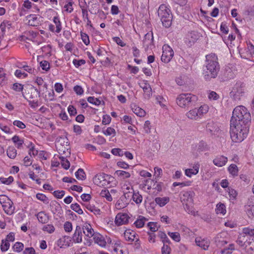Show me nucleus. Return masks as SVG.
I'll return each instance as SVG.
<instances>
[{"instance_id": "obj_57", "label": "nucleus", "mask_w": 254, "mask_h": 254, "mask_svg": "<svg viewBox=\"0 0 254 254\" xmlns=\"http://www.w3.org/2000/svg\"><path fill=\"white\" fill-rule=\"evenodd\" d=\"M13 177L12 176H9L8 178L1 177L0 178V181H1V182L2 184L7 185H10L12 182H13Z\"/></svg>"}, {"instance_id": "obj_3", "label": "nucleus", "mask_w": 254, "mask_h": 254, "mask_svg": "<svg viewBox=\"0 0 254 254\" xmlns=\"http://www.w3.org/2000/svg\"><path fill=\"white\" fill-rule=\"evenodd\" d=\"M251 121V114L245 106L240 105L234 108L230 123L248 124Z\"/></svg>"}, {"instance_id": "obj_37", "label": "nucleus", "mask_w": 254, "mask_h": 254, "mask_svg": "<svg viewBox=\"0 0 254 254\" xmlns=\"http://www.w3.org/2000/svg\"><path fill=\"white\" fill-rule=\"evenodd\" d=\"M147 219L142 216H139L137 219L134 222V224L137 228L142 227Z\"/></svg>"}, {"instance_id": "obj_55", "label": "nucleus", "mask_w": 254, "mask_h": 254, "mask_svg": "<svg viewBox=\"0 0 254 254\" xmlns=\"http://www.w3.org/2000/svg\"><path fill=\"white\" fill-rule=\"evenodd\" d=\"M132 200L137 204H139L142 201V196L138 193H134L132 197Z\"/></svg>"}, {"instance_id": "obj_4", "label": "nucleus", "mask_w": 254, "mask_h": 254, "mask_svg": "<svg viewBox=\"0 0 254 254\" xmlns=\"http://www.w3.org/2000/svg\"><path fill=\"white\" fill-rule=\"evenodd\" d=\"M158 15L164 26L168 28L171 25L172 14L169 5L161 4L158 9Z\"/></svg>"}, {"instance_id": "obj_28", "label": "nucleus", "mask_w": 254, "mask_h": 254, "mask_svg": "<svg viewBox=\"0 0 254 254\" xmlns=\"http://www.w3.org/2000/svg\"><path fill=\"white\" fill-rule=\"evenodd\" d=\"M0 203L1 206H11L12 202L7 196L1 195H0Z\"/></svg>"}, {"instance_id": "obj_49", "label": "nucleus", "mask_w": 254, "mask_h": 254, "mask_svg": "<svg viewBox=\"0 0 254 254\" xmlns=\"http://www.w3.org/2000/svg\"><path fill=\"white\" fill-rule=\"evenodd\" d=\"M40 66L42 70L45 71H48L50 69V64L49 62L46 60H43L40 62Z\"/></svg>"}, {"instance_id": "obj_8", "label": "nucleus", "mask_w": 254, "mask_h": 254, "mask_svg": "<svg viewBox=\"0 0 254 254\" xmlns=\"http://www.w3.org/2000/svg\"><path fill=\"white\" fill-rule=\"evenodd\" d=\"M246 91V86L244 82L238 81L232 87L230 93V96L234 100H239L243 96Z\"/></svg>"}, {"instance_id": "obj_56", "label": "nucleus", "mask_w": 254, "mask_h": 254, "mask_svg": "<svg viewBox=\"0 0 254 254\" xmlns=\"http://www.w3.org/2000/svg\"><path fill=\"white\" fill-rule=\"evenodd\" d=\"M11 89L16 92H20L23 89V85L19 83H15L13 84Z\"/></svg>"}, {"instance_id": "obj_45", "label": "nucleus", "mask_w": 254, "mask_h": 254, "mask_svg": "<svg viewBox=\"0 0 254 254\" xmlns=\"http://www.w3.org/2000/svg\"><path fill=\"white\" fill-rule=\"evenodd\" d=\"M75 175L76 178L79 180H84L86 178V175L84 170L82 169H79L75 172Z\"/></svg>"}, {"instance_id": "obj_43", "label": "nucleus", "mask_w": 254, "mask_h": 254, "mask_svg": "<svg viewBox=\"0 0 254 254\" xmlns=\"http://www.w3.org/2000/svg\"><path fill=\"white\" fill-rule=\"evenodd\" d=\"M33 5H34V4L29 0H24L23 3L22 5V11L20 13V15H22V11H23V10H24L25 9L26 10H29L32 7Z\"/></svg>"}, {"instance_id": "obj_5", "label": "nucleus", "mask_w": 254, "mask_h": 254, "mask_svg": "<svg viewBox=\"0 0 254 254\" xmlns=\"http://www.w3.org/2000/svg\"><path fill=\"white\" fill-rule=\"evenodd\" d=\"M209 109V107L207 105L203 104L198 108H194L190 110L186 113V116L190 120L198 121L208 113Z\"/></svg>"}, {"instance_id": "obj_6", "label": "nucleus", "mask_w": 254, "mask_h": 254, "mask_svg": "<svg viewBox=\"0 0 254 254\" xmlns=\"http://www.w3.org/2000/svg\"><path fill=\"white\" fill-rule=\"evenodd\" d=\"M114 178L112 176L105 173L96 174L93 178L95 185L99 187H111V183L114 181Z\"/></svg>"}, {"instance_id": "obj_64", "label": "nucleus", "mask_w": 254, "mask_h": 254, "mask_svg": "<svg viewBox=\"0 0 254 254\" xmlns=\"http://www.w3.org/2000/svg\"><path fill=\"white\" fill-rule=\"evenodd\" d=\"M23 247L24 245L21 242H16L13 246L14 251L16 252H20L22 251Z\"/></svg>"}, {"instance_id": "obj_46", "label": "nucleus", "mask_w": 254, "mask_h": 254, "mask_svg": "<svg viewBox=\"0 0 254 254\" xmlns=\"http://www.w3.org/2000/svg\"><path fill=\"white\" fill-rule=\"evenodd\" d=\"M80 35L81 36V40L83 43L86 45L88 46L90 44V40L89 36L85 32L80 31Z\"/></svg>"}, {"instance_id": "obj_44", "label": "nucleus", "mask_w": 254, "mask_h": 254, "mask_svg": "<svg viewBox=\"0 0 254 254\" xmlns=\"http://www.w3.org/2000/svg\"><path fill=\"white\" fill-rule=\"evenodd\" d=\"M11 26V23L8 20H4L0 25V28L2 32L9 29Z\"/></svg>"}, {"instance_id": "obj_60", "label": "nucleus", "mask_w": 254, "mask_h": 254, "mask_svg": "<svg viewBox=\"0 0 254 254\" xmlns=\"http://www.w3.org/2000/svg\"><path fill=\"white\" fill-rule=\"evenodd\" d=\"M10 244L8 241L5 240L1 241V244L0 245V250L2 252H5L7 251L9 248Z\"/></svg>"}, {"instance_id": "obj_48", "label": "nucleus", "mask_w": 254, "mask_h": 254, "mask_svg": "<svg viewBox=\"0 0 254 254\" xmlns=\"http://www.w3.org/2000/svg\"><path fill=\"white\" fill-rule=\"evenodd\" d=\"M14 75L16 77L19 78H24L28 76V74L23 70V69H16L15 71Z\"/></svg>"}, {"instance_id": "obj_26", "label": "nucleus", "mask_w": 254, "mask_h": 254, "mask_svg": "<svg viewBox=\"0 0 254 254\" xmlns=\"http://www.w3.org/2000/svg\"><path fill=\"white\" fill-rule=\"evenodd\" d=\"M115 174L121 180L129 178L131 176V174L129 172L121 170H117L115 172Z\"/></svg>"}, {"instance_id": "obj_30", "label": "nucleus", "mask_w": 254, "mask_h": 254, "mask_svg": "<svg viewBox=\"0 0 254 254\" xmlns=\"http://www.w3.org/2000/svg\"><path fill=\"white\" fill-rule=\"evenodd\" d=\"M124 237L126 240L132 241H134L136 238V234L134 232L128 230L125 232Z\"/></svg>"}, {"instance_id": "obj_35", "label": "nucleus", "mask_w": 254, "mask_h": 254, "mask_svg": "<svg viewBox=\"0 0 254 254\" xmlns=\"http://www.w3.org/2000/svg\"><path fill=\"white\" fill-rule=\"evenodd\" d=\"M7 155L11 159H14L17 155V151L13 146L8 147L6 151Z\"/></svg>"}, {"instance_id": "obj_41", "label": "nucleus", "mask_w": 254, "mask_h": 254, "mask_svg": "<svg viewBox=\"0 0 254 254\" xmlns=\"http://www.w3.org/2000/svg\"><path fill=\"white\" fill-rule=\"evenodd\" d=\"M7 78L6 73L4 69L2 67L0 68V84L3 85L6 84Z\"/></svg>"}, {"instance_id": "obj_18", "label": "nucleus", "mask_w": 254, "mask_h": 254, "mask_svg": "<svg viewBox=\"0 0 254 254\" xmlns=\"http://www.w3.org/2000/svg\"><path fill=\"white\" fill-rule=\"evenodd\" d=\"M199 164L198 163L194 164L192 169H186L185 171V175L191 178L192 175H196L199 172Z\"/></svg>"}, {"instance_id": "obj_11", "label": "nucleus", "mask_w": 254, "mask_h": 254, "mask_svg": "<svg viewBox=\"0 0 254 254\" xmlns=\"http://www.w3.org/2000/svg\"><path fill=\"white\" fill-rule=\"evenodd\" d=\"M195 193L193 191H186L181 196V200L183 205L190 206L193 204Z\"/></svg>"}, {"instance_id": "obj_9", "label": "nucleus", "mask_w": 254, "mask_h": 254, "mask_svg": "<svg viewBox=\"0 0 254 254\" xmlns=\"http://www.w3.org/2000/svg\"><path fill=\"white\" fill-rule=\"evenodd\" d=\"M52 23L48 24V30L55 34L60 33L63 29L62 22L60 15L51 20Z\"/></svg>"}, {"instance_id": "obj_33", "label": "nucleus", "mask_w": 254, "mask_h": 254, "mask_svg": "<svg viewBox=\"0 0 254 254\" xmlns=\"http://www.w3.org/2000/svg\"><path fill=\"white\" fill-rule=\"evenodd\" d=\"M70 238L69 236H65L62 238H61L58 241V245L61 248L64 246H69V241H70Z\"/></svg>"}, {"instance_id": "obj_7", "label": "nucleus", "mask_w": 254, "mask_h": 254, "mask_svg": "<svg viewBox=\"0 0 254 254\" xmlns=\"http://www.w3.org/2000/svg\"><path fill=\"white\" fill-rule=\"evenodd\" d=\"M195 96L189 93H182L179 95L176 98L177 104L182 108H188L190 106Z\"/></svg>"}, {"instance_id": "obj_50", "label": "nucleus", "mask_w": 254, "mask_h": 254, "mask_svg": "<svg viewBox=\"0 0 254 254\" xmlns=\"http://www.w3.org/2000/svg\"><path fill=\"white\" fill-rule=\"evenodd\" d=\"M100 195L102 197L105 198L107 201H111L113 199L110 193L107 190H102L101 191Z\"/></svg>"}, {"instance_id": "obj_23", "label": "nucleus", "mask_w": 254, "mask_h": 254, "mask_svg": "<svg viewBox=\"0 0 254 254\" xmlns=\"http://www.w3.org/2000/svg\"><path fill=\"white\" fill-rule=\"evenodd\" d=\"M140 86L144 92L145 98H149L152 95V89L149 83L146 81L141 83Z\"/></svg>"}, {"instance_id": "obj_36", "label": "nucleus", "mask_w": 254, "mask_h": 254, "mask_svg": "<svg viewBox=\"0 0 254 254\" xmlns=\"http://www.w3.org/2000/svg\"><path fill=\"white\" fill-rule=\"evenodd\" d=\"M226 190L228 193L230 200H233L236 199L238 193L235 190L231 187H228Z\"/></svg>"}, {"instance_id": "obj_58", "label": "nucleus", "mask_w": 254, "mask_h": 254, "mask_svg": "<svg viewBox=\"0 0 254 254\" xmlns=\"http://www.w3.org/2000/svg\"><path fill=\"white\" fill-rule=\"evenodd\" d=\"M42 230L44 231L47 232L48 233L51 234L53 233L55 231V227L52 224H47L44 225L43 228Z\"/></svg>"}, {"instance_id": "obj_12", "label": "nucleus", "mask_w": 254, "mask_h": 254, "mask_svg": "<svg viewBox=\"0 0 254 254\" xmlns=\"http://www.w3.org/2000/svg\"><path fill=\"white\" fill-rule=\"evenodd\" d=\"M26 23L30 26L37 27L41 25V17L34 14L28 15L26 17Z\"/></svg>"}, {"instance_id": "obj_19", "label": "nucleus", "mask_w": 254, "mask_h": 254, "mask_svg": "<svg viewBox=\"0 0 254 254\" xmlns=\"http://www.w3.org/2000/svg\"><path fill=\"white\" fill-rule=\"evenodd\" d=\"M93 239L94 242L102 247H105L107 242L104 237L99 233H95L94 235Z\"/></svg>"}, {"instance_id": "obj_13", "label": "nucleus", "mask_w": 254, "mask_h": 254, "mask_svg": "<svg viewBox=\"0 0 254 254\" xmlns=\"http://www.w3.org/2000/svg\"><path fill=\"white\" fill-rule=\"evenodd\" d=\"M199 38L198 34L196 31L189 32L186 36L185 42L189 46H191Z\"/></svg>"}, {"instance_id": "obj_51", "label": "nucleus", "mask_w": 254, "mask_h": 254, "mask_svg": "<svg viewBox=\"0 0 254 254\" xmlns=\"http://www.w3.org/2000/svg\"><path fill=\"white\" fill-rule=\"evenodd\" d=\"M37 219L40 222L43 224L46 223L48 220V216L42 212L37 214Z\"/></svg>"}, {"instance_id": "obj_38", "label": "nucleus", "mask_w": 254, "mask_h": 254, "mask_svg": "<svg viewBox=\"0 0 254 254\" xmlns=\"http://www.w3.org/2000/svg\"><path fill=\"white\" fill-rule=\"evenodd\" d=\"M102 133L106 136H111L112 137H114L116 135L115 129L111 127H108L106 129H103Z\"/></svg>"}, {"instance_id": "obj_15", "label": "nucleus", "mask_w": 254, "mask_h": 254, "mask_svg": "<svg viewBox=\"0 0 254 254\" xmlns=\"http://www.w3.org/2000/svg\"><path fill=\"white\" fill-rule=\"evenodd\" d=\"M129 216L126 213H118L115 218V223L118 226L126 224L128 222Z\"/></svg>"}, {"instance_id": "obj_39", "label": "nucleus", "mask_w": 254, "mask_h": 254, "mask_svg": "<svg viewBox=\"0 0 254 254\" xmlns=\"http://www.w3.org/2000/svg\"><path fill=\"white\" fill-rule=\"evenodd\" d=\"M27 147L29 148L28 153L31 157L32 155L35 156L38 154V151L36 149L35 146L32 142H30L27 145Z\"/></svg>"}, {"instance_id": "obj_61", "label": "nucleus", "mask_w": 254, "mask_h": 254, "mask_svg": "<svg viewBox=\"0 0 254 254\" xmlns=\"http://www.w3.org/2000/svg\"><path fill=\"white\" fill-rule=\"evenodd\" d=\"M168 235L176 242H179L180 241V235L178 232H168Z\"/></svg>"}, {"instance_id": "obj_54", "label": "nucleus", "mask_w": 254, "mask_h": 254, "mask_svg": "<svg viewBox=\"0 0 254 254\" xmlns=\"http://www.w3.org/2000/svg\"><path fill=\"white\" fill-rule=\"evenodd\" d=\"M192 183V181H188L186 182H183L181 183L174 182L173 184V186L174 187H176L178 186H180L181 187H189L191 185Z\"/></svg>"}, {"instance_id": "obj_17", "label": "nucleus", "mask_w": 254, "mask_h": 254, "mask_svg": "<svg viewBox=\"0 0 254 254\" xmlns=\"http://www.w3.org/2000/svg\"><path fill=\"white\" fill-rule=\"evenodd\" d=\"M228 161L227 157L223 155H218L213 160L214 164L218 167H222L224 166Z\"/></svg>"}, {"instance_id": "obj_10", "label": "nucleus", "mask_w": 254, "mask_h": 254, "mask_svg": "<svg viewBox=\"0 0 254 254\" xmlns=\"http://www.w3.org/2000/svg\"><path fill=\"white\" fill-rule=\"evenodd\" d=\"M174 56V51L172 48L168 45L165 44L162 47V55L161 61L165 63H169Z\"/></svg>"}, {"instance_id": "obj_42", "label": "nucleus", "mask_w": 254, "mask_h": 254, "mask_svg": "<svg viewBox=\"0 0 254 254\" xmlns=\"http://www.w3.org/2000/svg\"><path fill=\"white\" fill-rule=\"evenodd\" d=\"M59 159L61 161L62 166L65 170L69 169L70 167V163L68 160L63 156L59 157Z\"/></svg>"}, {"instance_id": "obj_21", "label": "nucleus", "mask_w": 254, "mask_h": 254, "mask_svg": "<svg viewBox=\"0 0 254 254\" xmlns=\"http://www.w3.org/2000/svg\"><path fill=\"white\" fill-rule=\"evenodd\" d=\"M73 241L75 243H80L82 241V232L81 227L79 226L76 227L74 233L72 237Z\"/></svg>"}, {"instance_id": "obj_34", "label": "nucleus", "mask_w": 254, "mask_h": 254, "mask_svg": "<svg viewBox=\"0 0 254 254\" xmlns=\"http://www.w3.org/2000/svg\"><path fill=\"white\" fill-rule=\"evenodd\" d=\"M12 140L18 148L20 149L22 148V145L24 143V141L22 139L17 135H14L12 137Z\"/></svg>"}, {"instance_id": "obj_53", "label": "nucleus", "mask_w": 254, "mask_h": 254, "mask_svg": "<svg viewBox=\"0 0 254 254\" xmlns=\"http://www.w3.org/2000/svg\"><path fill=\"white\" fill-rule=\"evenodd\" d=\"M122 189L125 193L130 192L133 190L132 187L128 182H126L122 187Z\"/></svg>"}, {"instance_id": "obj_22", "label": "nucleus", "mask_w": 254, "mask_h": 254, "mask_svg": "<svg viewBox=\"0 0 254 254\" xmlns=\"http://www.w3.org/2000/svg\"><path fill=\"white\" fill-rule=\"evenodd\" d=\"M131 108L132 112L138 117H143L146 115V112L137 105L132 104Z\"/></svg>"}, {"instance_id": "obj_63", "label": "nucleus", "mask_w": 254, "mask_h": 254, "mask_svg": "<svg viewBox=\"0 0 254 254\" xmlns=\"http://www.w3.org/2000/svg\"><path fill=\"white\" fill-rule=\"evenodd\" d=\"M172 249L169 245H163L161 248V254H170Z\"/></svg>"}, {"instance_id": "obj_25", "label": "nucleus", "mask_w": 254, "mask_h": 254, "mask_svg": "<svg viewBox=\"0 0 254 254\" xmlns=\"http://www.w3.org/2000/svg\"><path fill=\"white\" fill-rule=\"evenodd\" d=\"M153 35L152 31L148 32L144 36L143 40V44L147 47L153 45Z\"/></svg>"}, {"instance_id": "obj_27", "label": "nucleus", "mask_w": 254, "mask_h": 254, "mask_svg": "<svg viewBox=\"0 0 254 254\" xmlns=\"http://www.w3.org/2000/svg\"><path fill=\"white\" fill-rule=\"evenodd\" d=\"M74 2L72 0H67L63 7V10L67 13H70L73 11V4Z\"/></svg>"}, {"instance_id": "obj_16", "label": "nucleus", "mask_w": 254, "mask_h": 254, "mask_svg": "<svg viewBox=\"0 0 254 254\" xmlns=\"http://www.w3.org/2000/svg\"><path fill=\"white\" fill-rule=\"evenodd\" d=\"M195 243L197 246L201 248L204 250H206L209 247L210 242L206 239H203L201 237L196 238Z\"/></svg>"}, {"instance_id": "obj_2", "label": "nucleus", "mask_w": 254, "mask_h": 254, "mask_svg": "<svg viewBox=\"0 0 254 254\" xmlns=\"http://www.w3.org/2000/svg\"><path fill=\"white\" fill-rule=\"evenodd\" d=\"M230 133L232 140L235 142H241L248 135L249 127L248 124H230Z\"/></svg>"}, {"instance_id": "obj_52", "label": "nucleus", "mask_w": 254, "mask_h": 254, "mask_svg": "<svg viewBox=\"0 0 254 254\" xmlns=\"http://www.w3.org/2000/svg\"><path fill=\"white\" fill-rule=\"evenodd\" d=\"M36 197L37 199L43 202L45 204H47L49 202L48 198L43 193H38L36 194Z\"/></svg>"}, {"instance_id": "obj_62", "label": "nucleus", "mask_w": 254, "mask_h": 254, "mask_svg": "<svg viewBox=\"0 0 254 254\" xmlns=\"http://www.w3.org/2000/svg\"><path fill=\"white\" fill-rule=\"evenodd\" d=\"M87 101L90 103L95 105H99L101 104V101L99 99L92 96L88 97Z\"/></svg>"}, {"instance_id": "obj_1", "label": "nucleus", "mask_w": 254, "mask_h": 254, "mask_svg": "<svg viewBox=\"0 0 254 254\" xmlns=\"http://www.w3.org/2000/svg\"><path fill=\"white\" fill-rule=\"evenodd\" d=\"M205 58L202 74L205 80H209L217 76L220 67L216 54L211 53L207 55Z\"/></svg>"}, {"instance_id": "obj_29", "label": "nucleus", "mask_w": 254, "mask_h": 254, "mask_svg": "<svg viewBox=\"0 0 254 254\" xmlns=\"http://www.w3.org/2000/svg\"><path fill=\"white\" fill-rule=\"evenodd\" d=\"M170 201L169 197L165 196L163 197H157L155 199V201L160 206H164Z\"/></svg>"}, {"instance_id": "obj_32", "label": "nucleus", "mask_w": 254, "mask_h": 254, "mask_svg": "<svg viewBox=\"0 0 254 254\" xmlns=\"http://www.w3.org/2000/svg\"><path fill=\"white\" fill-rule=\"evenodd\" d=\"M153 183V181L152 180H151L150 179H146V180H144V182L141 185L142 189L144 191H147V192L149 191L152 188L151 185Z\"/></svg>"}, {"instance_id": "obj_31", "label": "nucleus", "mask_w": 254, "mask_h": 254, "mask_svg": "<svg viewBox=\"0 0 254 254\" xmlns=\"http://www.w3.org/2000/svg\"><path fill=\"white\" fill-rule=\"evenodd\" d=\"M34 82L39 87L42 86L45 88H47V84L45 82L44 79L41 76H35L34 78Z\"/></svg>"}, {"instance_id": "obj_40", "label": "nucleus", "mask_w": 254, "mask_h": 254, "mask_svg": "<svg viewBox=\"0 0 254 254\" xmlns=\"http://www.w3.org/2000/svg\"><path fill=\"white\" fill-rule=\"evenodd\" d=\"M228 170L230 174L233 176H236L238 174V168L236 165L232 164L228 168Z\"/></svg>"}, {"instance_id": "obj_14", "label": "nucleus", "mask_w": 254, "mask_h": 254, "mask_svg": "<svg viewBox=\"0 0 254 254\" xmlns=\"http://www.w3.org/2000/svg\"><path fill=\"white\" fill-rule=\"evenodd\" d=\"M28 93H22L23 96L25 99H34L39 96L40 91L36 87L33 86L27 90Z\"/></svg>"}, {"instance_id": "obj_47", "label": "nucleus", "mask_w": 254, "mask_h": 254, "mask_svg": "<svg viewBox=\"0 0 254 254\" xmlns=\"http://www.w3.org/2000/svg\"><path fill=\"white\" fill-rule=\"evenodd\" d=\"M243 232L246 235V237L248 236L253 237L252 240L254 241V229H251L249 227L244 228L243 229Z\"/></svg>"}, {"instance_id": "obj_20", "label": "nucleus", "mask_w": 254, "mask_h": 254, "mask_svg": "<svg viewBox=\"0 0 254 254\" xmlns=\"http://www.w3.org/2000/svg\"><path fill=\"white\" fill-rule=\"evenodd\" d=\"M82 229L84 234L89 238L94 237L95 234L91 225L89 223H85L83 226Z\"/></svg>"}, {"instance_id": "obj_59", "label": "nucleus", "mask_w": 254, "mask_h": 254, "mask_svg": "<svg viewBox=\"0 0 254 254\" xmlns=\"http://www.w3.org/2000/svg\"><path fill=\"white\" fill-rule=\"evenodd\" d=\"M85 63L86 61L83 59H73L72 61V64L76 68H79L80 66L85 64Z\"/></svg>"}, {"instance_id": "obj_24", "label": "nucleus", "mask_w": 254, "mask_h": 254, "mask_svg": "<svg viewBox=\"0 0 254 254\" xmlns=\"http://www.w3.org/2000/svg\"><path fill=\"white\" fill-rule=\"evenodd\" d=\"M58 15H59L58 12L52 8L47 9L45 13V17L50 21L56 18Z\"/></svg>"}]
</instances>
